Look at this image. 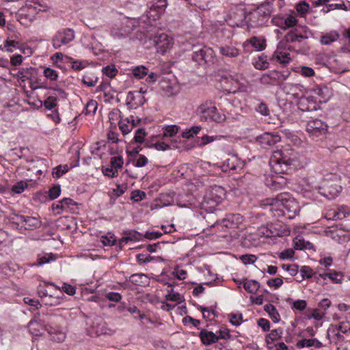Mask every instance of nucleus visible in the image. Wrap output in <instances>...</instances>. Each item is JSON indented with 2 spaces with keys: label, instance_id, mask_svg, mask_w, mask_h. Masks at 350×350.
<instances>
[{
  "label": "nucleus",
  "instance_id": "obj_1",
  "mask_svg": "<svg viewBox=\"0 0 350 350\" xmlns=\"http://www.w3.org/2000/svg\"><path fill=\"white\" fill-rule=\"evenodd\" d=\"M63 319L61 316L53 314H42L38 312L33 319L28 323V327L31 330L35 323L44 326L46 331L50 335L51 340L57 342H62L66 338V334L62 331L61 323Z\"/></svg>",
  "mask_w": 350,
  "mask_h": 350
},
{
  "label": "nucleus",
  "instance_id": "obj_2",
  "mask_svg": "<svg viewBox=\"0 0 350 350\" xmlns=\"http://www.w3.org/2000/svg\"><path fill=\"white\" fill-rule=\"evenodd\" d=\"M270 211L274 217L284 216L288 219L294 218L299 212V206L288 193L284 192L271 199Z\"/></svg>",
  "mask_w": 350,
  "mask_h": 350
},
{
  "label": "nucleus",
  "instance_id": "obj_3",
  "mask_svg": "<svg viewBox=\"0 0 350 350\" xmlns=\"http://www.w3.org/2000/svg\"><path fill=\"white\" fill-rule=\"evenodd\" d=\"M297 161L288 155L286 151L276 150L273 152L269 164L272 171L278 174H288L297 166Z\"/></svg>",
  "mask_w": 350,
  "mask_h": 350
},
{
  "label": "nucleus",
  "instance_id": "obj_4",
  "mask_svg": "<svg viewBox=\"0 0 350 350\" xmlns=\"http://www.w3.org/2000/svg\"><path fill=\"white\" fill-rule=\"evenodd\" d=\"M271 13V5L264 3L256 10L250 12L247 16V25L248 29L262 27L268 22Z\"/></svg>",
  "mask_w": 350,
  "mask_h": 350
},
{
  "label": "nucleus",
  "instance_id": "obj_5",
  "mask_svg": "<svg viewBox=\"0 0 350 350\" xmlns=\"http://www.w3.org/2000/svg\"><path fill=\"white\" fill-rule=\"evenodd\" d=\"M202 121L221 123L226 120V115L218 111L216 107L211 103L201 104L196 110Z\"/></svg>",
  "mask_w": 350,
  "mask_h": 350
},
{
  "label": "nucleus",
  "instance_id": "obj_6",
  "mask_svg": "<svg viewBox=\"0 0 350 350\" xmlns=\"http://www.w3.org/2000/svg\"><path fill=\"white\" fill-rule=\"evenodd\" d=\"M75 38V34L72 29L62 28L53 36L51 43L55 49H59L61 46L72 42Z\"/></svg>",
  "mask_w": 350,
  "mask_h": 350
},
{
  "label": "nucleus",
  "instance_id": "obj_7",
  "mask_svg": "<svg viewBox=\"0 0 350 350\" xmlns=\"http://www.w3.org/2000/svg\"><path fill=\"white\" fill-rule=\"evenodd\" d=\"M224 195V189L215 186L204 196L202 205L204 208H215L221 201Z\"/></svg>",
  "mask_w": 350,
  "mask_h": 350
},
{
  "label": "nucleus",
  "instance_id": "obj_8",
  "mask_svg": "<svg viewBox=\"0 0 350 350\" xmlns=\"http://www.w3.org/2000/svg\"><path fill=\"white\" fill-rule=\"evenodd\" d=\"M310 137L314 139L326 135L327 131V124L319 119L311 120L308 122L306 127Z\"/></svg>",
  "mask_w": 350,
  "mask_h": 350
},
{
  "label": "nucleus",
  "instance_id": "obj_9",
  "mask_svg": "<svg viewBox=\"0 0 350 350\" xmlns=\"http://www.w3.org/2000/svg\"><path fill=\"white\" fill-rule=\"evenodd\" d=\"M243 217L239 214H230L215 224L221 230H233L239 227L243 222Z\"/></svg>",
  "mask_w": 350,
  "mask_h": 350
},
{
  "label": "nucleus",
  "instance_id": "obj_10",
  "mask_svg": "<svg viewBox=\"0 0 350 350\" xmlns=\"http://www.w3.org/2000/svg\"><path fill=\"white\" fill-rule=\"evenodd\" d=\"M289 74V72L284 73L277 70H271L263 74L260 81L264 85H280L288 78Z\"/></svg>",
  "mask_w": 350,
  "mask_h": 350
},
{
  "label": "nucleus",
  "instance_id": "obj_11",
  "mask_svg": "<svg viewBox=\"0 0 350 350\" xmlns=\"http://www.w3.org/2000/svg\"><path fill=\"white\" fill-rule=\"evenodd\" d=\"M192 59L200 65L212 62L213 59V51L210 48L204 46L193 52Z\"/></svg>",
  "mask_w": 350,
  "mask_h": 350
},
{
  "label": "nucleus",
  "instance_id": "obj_12",
  "mask_svg": "<svg viewBox=\"0 0 350 350\" xmlns=\"http://www.w3.org/2000/svg\"><path fill=\"white\" fill-rule=\"evenodd\" d=\"M244 166L243 161H241L237 156L231 155L223 163L221 169L223 172H237L243 169Z\"/></svg>",
  "mask_w": 350,
  "mask_h": 350
},
{
  "label": "nucleus",
  "instance_id": "obj_13",
  "mask_svg": "<svg viewBox=\"0 0 350 350\" xmlns=\"http://www.w3.org/2000/svg\"><path fill=\"white\" fill-rule=\"evenodd\" d=\"M153 43L159 52L164 53L168 49L172 46V39L165 33L156 36L153 39Z\"/></svg>",
  "mask_w": 350,
  "mask_h": 350
},
{
  "label": "nucleus",
  "instance_id": "obj_14",
  "mask_svg": "<svg viewBox=\"0 0 350 350\" xmlns=\"http://www.w3.org/2000/svg\"><path fill=\"white\" fill-rule=\"evenodd\" d=\"M147 92V89L141 88L139 91L129 92L127 98V105H131L132 107L142 105L145 102V98L142 96Z\"/></svg>",
  "mask_w": 350,
  "mask_h": 350
},
{
  "label": "nucleus",
  "instance_id": "obj_15",
  "mask_svg": "<svg viewBox=\"0 0 350 350\" xmlns=\"http://www.w3.org/2000/svg\"><path fill=\"white\" fill-rule=\"evenodd\" d=\"M280 140L281 137L280 135H273L270 133H265L256 137L257 142L264 148L272 146Z\"/></svg>",
  "mask_w": 350,
  "mask_h": 350
},
{
  "label": "nucleus",
  "instance_id": "obj_16",
  "mask_svg": "<svg viewBox=\"0 0 350 350\" xmlns=\"http://www.w3.org/2000/svg\"><path fill=\"white\" fill-rule=\"evenodd\" d=\"M321 193L328 199L338 196L342 190V187L336 183H327L321 187Z\"/></svg>",
  "mask_w": 350,
  "mask_h": 350
},
{
  "label": "nucleus",
  "instance_id": "obj_17",
  "mask_svg": "<svg viewBox=\"0 0 350 350\" xmlns=\"http://www.w3.org/2000/svg\"><path fill=\"white\" fill-rule=\"evenodd\" d=\"M298 109L302 111H313L317 110L316 103L312 97H306L301 95L297 102Z\"/></svg>",
  "mask_w": 350,
  "mask_h": 350
},
{
  "label": "nucleus",
  "instance_id": "obj_18",
  "mask_svg": "<svg viewBox=\"0 0 350 350\" xmlns=\"http://www.w3.org/2000/svg\"><path fill=\"white\" fill-rule=\"evenodd\" d=\"M200 337L202 343L206 345L217 342L219 340V337H217V336H216L213 332L206 329L201 330Z\"/></svg>",
  "mask_w": 350,
  "mask_h": 350
},
{
  "label": "nucleus",
  "instance_id": "obj_19",
  "mask_svg": "<svg viewBox=\"0 0 350 350\" xmlns=\"http://www.w3.org/2000/svg\"><path fill=\"white\" fill-rule=\"evenodd\" d=\"M41 221L35 217H25L22 227H24L25 230H33L39 228L41 226Z\"/></svg>",
  "mask_w": 350,
  "mask_h": 350
},
{
  "label": "nucleus",
  "instance_id": "obj_20",
  "mask_svg": "<svg viewBox=\"0 0 350 350\" xmlns=\"http://www.w3.org/2000/svg\"><path fill=\"white\" fill-rule=\"evenodd\" d=\"M287 183V180L283 176H276L272 178L270 180H267V185L272 190H278L282 189Z\"/></svg>",
  "mask_w": 350,
  "mask_h": 350
},
{
  "label": "nucleus",
  "instance_id": "obj_21",
  "mask_svg": "<svg viewBox=\"0 0 350 350\" xmlns=\"http://www.w3.org/2000/svg\"><path fill=\"white\" fill-rule=\"evenodd\" d=\"M308 37L306 36H304L299 33H298V30L297 29L291 30L285 36L284 40L286 42H301L304 40L306 39Z\"/></svg>",
  "mask_w": 350,
  "mask_h": 350
},
{
  "label": "nucleus",
  "instance_id": "obj_22",
  "mask_svg": "<svg viewBox=\"0 0 350 350\" xmlns=\"http://www.w3.org/2000/svg\"><path fill=\"white\" fill-rule=\"evenodd\" d=\"M247 43L251 44L256 51H262L266 47L265 39L263 38H259L254 36L250 40H247L245 43L244 46H246Z\"/></svg>",
  "mask_w": 350,
  "mask_h": 350
},
{
  "label": "nucleus",
  "instance_id": "obj_23",
  "mask_svg": "<svg viewBox=\"0 0 350 350\" xmlns=\"http://www.w3.org/2000/svg\"><path fill=\"white\" fill-rule=\"evenodd\" d=\"M339 332L342 334H346L350 331V326L349 323L346 322H340L338 325H331L327 332V337L331 336V332Z\"/></svg>",
  "mask_w": 350,
  "mask_h": 350
},
{
  "label": "nucleus",
  "instance_id": "obj_24",
  "mask_svg": "<svg viewBox=\"0 0 350 350\" xmlns=\"http://www.w3.org/2000/svg\"><path fill=\"white\" fill-rule=\"evenodd\" d=\"M76 202H74L71 198H64L59 201L57 204H53V210H57V213H61L64 209L69 208L72 205H75Z\"/></svg>",
  "mask_w": 350,
  "mask_h": 350
},
{
  "label": "nucleus",
  "instance_id": "obj_25",
  "mask_svg": "<svg viewBox=\"0 0 350 350\" xmlns=\"http://www.w3.org/2000/svg\"><path fill=\"white\" fill-rule=\"evenodd\" d=\"M296 346L299 349L304 348V347H310L321 348L323 347V345L317 339L312 338V339H302L297 342Z\"/></svg>",
  "mask_w": 350,
  "mask_h": 350
},
{
  "label": "nucleus",
  "instance_id": "obj_26",
  "mask_svg": "<svg viewBox=\"0 0 350 350\" xmlns=\"http://www.w3.org/2000/svg\"><path fill=\"white\" fill-rule=\"evenodd\" d=\"M297 23V21L295 17L292 15H289L284 18L280 19V21L277 22V25L282 29H286L294 27L296 25Z\"/></svg>",
  "mask_w": 350,
  "mask_h": 350
},
{
  "label": "nucleus",
  "instance_id": "obj_27",
  "mask_svg": "<svg viewBox=\"0 0 350 350\" xmlns=\"http://www.w3.org/2000/svg\"><path fill=\"white\" fill-rule=\"evenodd\" d=\"M340 37L339 33L336 31H332L323 35L321 37L320 42L322 44L329 45L336 41Z\"/></svg>",
  "mask_w": 350,
  "mask_h": 350
},
{
  "label": "nucleus",
  "instance_id": "obj_28",
  "mask_svg": "<svg viewBox=\"0 0 350 350\" xmlns=\"http://www.w3.org/2000/svg\"><path fill=\"white\" fill-rule=\"evenodd\" d=\"M129 281L134 285L144 286L148 282V278L144 273H134L130 276Z\"/></svg>",
  "mask_w": 350,
  "mask_h": 350
},
{
  "label": "nucleus",
  "instance_id": "obj_29",
  "mask_svg": "<svg viewBox=\"0 0 350 350\" xmlns=\"http://www.w3.org/2000/svg\"><path fill=\"white\" fill-rule=\"evenodd\" d=\"M219 52L224 57H234L239 55V50L234 46H222L219 47Z\"/></svg>",
  "mask_w": 350,
  "mask_h": 350
},
{
  "label": "nucleus",
  "instance_id": "obj_30",
  "mask_svg": "<svg viewBox=\"0 0 350 350\" xmlns=\"http://www.w3.org/2000/svg\"><path fill=\"white\" fill-rule=\"evenodd\" d=\"M264 310L269 314L270 318L273 322L277 323L280 321V314L273 305L271 304H266L264 306Z\"/></svg>",
  "mask_w": 350,
  "mask_h": 350
},
{
  "label": "nucleus",
  "instance_id": "obj_31",
  "mask_svg": "<svg viewBox=\"0 0 350 350\" xmlns=\"http://www.w3.org/2000/svg\"><path fill=\"white\" fill-rule=\"evenodd\" d=\"M8 211H9V208L8 209ZM4 215L6 216L11 222L17 226H19L20 224L23 223V220L25 219V217L24 215L16 213L13 210H10V213L8 211V214Z\"/></svg>",
  "mask_w": 350,
  "mask_h": 350
},
{
  "label": "nucleus",
  "instance_id": "obj_32",
  "mask_svg": "<svg viewBox=\"0 0 350 350\" xmlns=\"http://www.w3.org/2000/svg\"><path fill=\"white\" fill-rule=\"evenodd\" d=\"M243 287L248 293L254 294L260 288V283L256 280H248L243 282Z\"/></svg>",
  "mask_w": 350,
  "mask_h": 350
},
{
  "label": "nucleus",
  "instance_id": "obj_33",
  "mask_svg": "<svg viewBox=\"0 0 350 350\" xmlns=\"http://www.w3.org/2000/svg\"><path fill=\"white\" fill-rule=\"evenodd\" d=\"M148 69L144 66H137L132 69L133 75L137 79H142L148 75Z\"/></svg>",
  "mask_w": 350,
  "mask_h": 350
},
{
  "label": "nucleus",
  "instance_id": "obj_34",
  "mask_svg": "<svg viewBox=\"0 0 350 350\" xmlns=\"http://www.w3.org/2000/svg\"><path fill=\"white\" fill-rule=\"evenodd\" d=\"M69 170V167L68 165H59L55 168H53L52 172L53 177L55 178H59L62 175L66 174Z\"/></svg>",
  "mask_w": 350,
  "mask_h": 350
},
{
  "label": "nucleus",
  "instance_id": "obj_35",
  "mask_svg": "<svg viewBox=\"0 0 350 350\" xmlns=\"http://www.w3.org/2000/svg\"><path fill=\"white\" fill-rule=\"evenodd\" d=\"M103 74L109 78H114L118 74V70L113 64L105 66L102 69Z\"/></svg>",
  "mask_w": 350,
  "mask_h": 350
},
{
  "label": "nucleus",
  "instance_id": "obj_36",
  "mask_svg": "<svg viewBox=\"0 0 350 350\" xmlns=\"http://www.w3.org/2000/svg\"><path fill=\"white\" fill-rule=\"evenodd\" d=\"M98 77L92 73H87L83 77V83L87 85L88 87L94 86L97 81Z\"/></svg>",
  "mask_w": 350,
  "mask_h": 350
},
{
  "label": "nucleus",
  "instance_id": "obj_37",
  "mask_svg": "<svg viewBox=\"0 0 350 350\" xmlns=\"http://www.w3.org/2000/svg\"><path fill=\"white\" fill-rule=\"evenodd\" d=\"M51 286H55L56 288L59 289L60 291L66 293L69 295H73L76 293V287L68 284L67 283H64L62 287H57L55 284L50 283Z\"/></svg>",
  "mask_w": 350,
  "mask_h": 350
},
{
  "label": "nucleus",
  "instance_id": "obj_38",
  "mask_svg": "<svg viewBox=\"0 0 350 350\" xmlns=\"http://www.w3.org/2000/svg\"><path fill=\"white\" fill-rule=\"evenodd\" d=\"M124 234L126 235L129 241H137L142 240L143 238L142 234L135 230L125 231Z\"/></svg>",
  "mask_w": 350,
  "mask_h": 350
},
{
  "label": "nucleus",
  "instance_id": "obj_39",
  "mask_svg": "<svg viewBox=\"0 0 350 350\" xmlns=\"http://www.w3.org/2000/svg\"><path fill=\"white\" fill-rule=\"evenodd\" d=\"M178 132V127L176 125L167 126L162 134L163 137H172Z\"/></svg>",
  "mask_w": 350,
  "mask_h": 350
},
{
  "label": "nucleus",
  "instance_id": "obj_40",
  "mask_svg": "<svg viewBox=\"0 0 350 350\" xmlns=\"http://www.w3.org/2000/svg\"><path fill=\"white\" fill-rule=\"evenodd\" d=\"M294 247L295 250H309L312 247V244L304 239H296Z\"/></svg>",
  "mask_w": 350,
  "mask_h": 350
},
{
  "label": "nucleus",
  "instance_id": "obj_41",
  "mask_svg": "<svg viewBox=\"0 0 350 350\" xmlns=\"http://www.w3.org/2000/svg\"><path fill=\"white\" fill-rule=\"evenodd\" d=\"M275 58L281 64L284 65L288 64L291 60L290 53L286 52H277L275 54Z\"/></svg>",
  "mask_w": 350,
  "mask_h": 350
},
{
  "label": "nucleus",
  "instance_id": "obj_42",
  "mask_svg": "<svg viewBox=\"0 0 350 350\" xmlns=\"http://www.w3.org/2000/svg\"><path fill=\"white\" fill-rule=\"evenodd\" d=\"M118 126L124 135L129 134L133 129V124H127L125 120H119Z\"/></svg>",
  "mask_w": 350,
  "mask_h": 350
},
{
  "label": "nucleus",
  "instance_id": "obj_43",
  "mask_svg": "<svg viewBox=\"0 0 350 350\" xmlns=\"http://www.w3.org/2000/svg\"><path fill=\"white\" fill-rule=\"evenodd\" d=\"M97 102L94 100H90L85 106V113L86 115H94L97 109Z\"/></svg>",
  "mask_w": 350,
  "mask_h": 350
},
{
  "label": "nucleus",
  "instance_id": "obj_44",
  "mask_svg": "<svg viewBox=\"0 0 350 350\" xmlns=\"http://www.w3.org/2000/svg\"><path fill=\"white\" fill-rule=\"evenodd\" d=\"M55 256L53 254H45L40 258H38L37 262L35 263L36 266H40L45 263H48L51 260H55Z\"/></svg>",
  "mask_w": 350,
  "mask_h": 350
},
{
  "label": "nucleus",
  "instance_id": "obj_45",
  "mask_svg": "<svg viewBox=\"0 0 350 350\" xmlns=\"http://www.w3.org/2000/svg\"><path fill=\"white\" fill-rule=\"evenodd\" d=\"M147 133L145 131L144 129H138L135 131L134 141L139 144H142L144 142V138L146 136Z\"/></svg>",
  "mask_w": 350,
  "mask_h": 350
},
{
  "label": "nucleus",
  "instance_id": "obj_46",
  "mask_svg": "<svg viewBox=\"0 0 350 350\" xmlns=\"http://www.w3.org/2000/svg\"><path fill=\"white\" fill-rule=\"evenodd\" d=\"M43 74L46 78L51 81H56L58 77L57 72L51 68H45Z\"/></svg>",
  "mask_w": 350,
  "mask_h": 350
},
{
  "label": "nucleus",
  "instance_id": "obj_47",
  "mask_svg": "<svg viewBox=\"0 0 350 350\" xmlns=\"http://www.w3.org/2000/svg\"><path fill=\"white\" fill-rule=\"evenodd\" d=\"M224 138V136H223V135H216V136L204 135L202 137L200 146H204V145L208 144L214 141L220 140Z\"/></svg>",
  "mask_w": 350,
  "mask_h": 350
},
{
  "label": "nucleus",
  "instance_id": "obj_48",
  "mask_svg": "<svg viewBox=\"0 0 350 350\" xmlns=\"http://www.w3.org/2000/svg\"><path fill=\"white\" fill-rule=\"evenodd\" d=\"M28 186L25 181L17 182L14 185L12 186V190L15 193H21L23 192L25 188Z\"/></svg>",
  "mask_w": 350,
  "mask_h": 350
},
{
  "label": "nucleus",
  "instance_id": "obj_49",
  "mask_svg": "<svg viewBox=\"0 0 350 350\" xmlns=\"http://www.w3.org/2000/svg\"><path fill=\"white\" fill-rule=\"evenodd\" d=\"M111 166L112 167H113L115 170H117L119 169V168H121L123 163H124V161H123V158L120 156H118V157H113L111 159Z\"/></svg>",
  "mask_w": 350,
  "mask_h": 350
},
{
  "label": "nucleus",
  "instance_id": "obj_50",
  "mask_svg": "<svg viewBox=\"0 0 350 350\" xmlns=\"http://www.w3.org/2000/svg\"><path fill=\"white\" fill-rule=\"evenodd\" d=\"M301 280L311 278L313 275V270L308 266H303L300 269Z\"/></svg>",
  "mask_w": 350,
  "mask_h": 350
},
{
  "label": "nucleus",
  "instance_id": "obj_51",
  "mask_svg": "<svg viewBox=\"0 0 350 350\" xmlns=\"http://www.w3.org/2000/svg\"><path fill=\"white\" fill-rule=\"evenodd\" d=\"M230 322L235 325L239 326L242 322L243 316L241 313L230 314H229Z\"/></svg>",
  "mask_w": 350,
  "mask_h": 350
},
{
  "label": "nucleus",
  "instance_id": "obj_52",
  "mask_svg": "<svg viewBox=\"0 0 350 350\" xmlns=\"http://www.w3.org/2000/svg\"><path fill=\"white\" fill-rule=\"evenodd\" d=\"M282 334V331L281 329H275L272 330L271 332V333L267 336V338H266L267 342L268 344L269 343V339L272 341L278 340V338H280L281 337Z\"/></svg>",
  "mask_w": 350,
  "mask_h": 350
},
{
  "label": "nucleus",
  "instance_id": "obj_53",
  "mask_svg": "<svg viewBox=\"0 0 350 350\" xmlns=\"http://www.w3.org/2000/svg\"><path fill=\"white\" fill-rule=\"evenodd\" d=\"M105 297L113 302H119L122 299V295L119 293L106 292Z\"/></svg>",
  "mask_w": 350,
  "mask_h": 350
},
{
  "label": "nucleus",
  "instance_id": "obj_54",
  "mask_svg": "<svg viewBox=\"0 0 350 350\" xmlns=\"http://www.w3.org/2000/svg\"><path fill=\"white\" fill-rule=\"evenodd\" d=\"M201 130V126H193L187 131H185L183 133V137L184 138H190L193 137L194 135H197L200 131Z\"/></svg>",
  "mask_w": 350,
  "mask_h": 350
},
{
  "label": "nucleus",
  "instance_id": "obj_55",
  "mask_svg": "<svg viewBox=\"0 0 350 350\" xmlns=\"http://www.w3.org/2000/svg\"><path fill=\"white\" fill-rule=\"evenodd\" d=\"M146 197V193L141 190H135L131 193V199L135 202H139Z\"/></svg>",
  "mask_w": 350,
  "mask_h": 350
},
{
  "label": "nucleus",
  "instance_id": "obj_56",
  "mask_svg": "<svg viewBox=\"0 0 350 350\" xmlns=\"http://www.w3.org/2000/svg\"><path fill=\"white\" fill-rule=\"evenodd\" d=\"M61 193L60 185H55L49 191V196L51 200L57 198Z\"/></svg>",
  "mask_w": 350,
  "mask_h": 350
},
{
  "label": "nucleus",
  "instance_id": "obj_57",
  "mask_svg": "<svg viewBox=\"0 0 350 350\" xmlns=\"http://www.w3.org/2000/svg\"><path fill=\"white\" fill-rule=\"evenodd\" d=\"M267 284L270 287L280 288L283 284V280L281 278H275L269 279Z\"/></svg>",
  "mask_w": 350,
  "mask_h": 350
},
{
  "label": "nucleus",
  "instance_id": "obj_58",
  "mask_svg": "<svg viewBox=\"0 0 350 350\" xmlns=\"http://www.w3.org/2000/svg\"><path fill=\"white\" fill-rule=\"evenodd\" d=\"M57 98L54 96H49L44 102V105L47 109H52L57 105Z\"/></svg>",
  "mask_w": 350,
  "mask_h": 350
},
{
  "label": "nucleus",
  "instance_id": "obj_59",
  "mask_svg": "<svg viewBox=\"0 0 350 350\" xmlns=\"http://www.w3.org/2000/svg\"><path fill=\"white\" fill-rule=\"evenodd\" d=\"M240 258L245 265L253 264L257 260L256 256L253 254L242 255Z\"/></svg>",
  "mask_w": 350,
  "mask_h": 350
},
{
  "label": "nucleus",
  "instance_id": "obj_60",
  "mask_svg": "<svg viewBox=\"0 0 350 350\" xmlns=\"http://www.w3.org/2000/svg\"><path fill=\"white\" fill-rule=\"evenodd\" d=\"M269 62L265 60L262 57L254 63V67L258 70H265L269 67Z\"/></svg>",
  "mask_w": 350,
  "mask_h": 350
},
{
  "label": "nucleus",
  "instance_id": "obj_61",
  "mask_svg": "<svg viewBox=\"0 0 350 350\" xmlns=\"http://www.w3.org/2000/svg\"><path fill=\"white\" fill-rule=\"evenodd\" d=\"M102 239L105 245H113L116 243V237L111 234H108L107 236L103 237Z\"/></svg>",
  "mask_w": 350,
  "mask_h": 350
},
{
  "label": "nucleus",
  "instance_id": "obj_62",
  "mask_svg": "<svg viewBox=\"0 0 350 350\" xmlns=\"http://www.w3.org/2000/svg\"><path fill=\"white\" fill-rule=\"evenodd\" d=\"M165 299L167 300L173 301H180L182 297L178 293H174L173 289L171 288V291L169 292L167 295L165 296Z\"/></svg>",
  "mask_w": 350,
  "mask_h": 350
},
{
  "label": "nucleus",
  "instance_id": "obj_63",
  "mask_svg": "<svg viewBox=\"0 0 350 350\" xmlns=\"http://www.w3.org/2000/svg\"><path fill=\"white\" fill-rule=\"evenodd\" d=\"M325 314V312H324V311L317 308L313 310L312 313L309 318H313L315 320L320 321L324 317Z\"/></svg>",
  "mask_w": 350,
  "mask_h": 350
},
{
  "label": "nucleus",
  "instance_id": "obj_64",
  "mask_svg": "<svg viewBox=\"0 0 350 350\" xmlns=\"http://www.w3.org/2000/svg\"><path fill=\"white\" fill-rule=\"evenodd\" d=\"M256 111L260 113V114L263 116H269V110L267 107V105L265 103H260L258 105V106L256 107Z\"/></svg>",
  "mask_w": 350,
  "mask_h": 350
}]
</instances>
